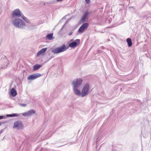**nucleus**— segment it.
Listing matches in <instances>:
<instances>
[{
  "mask_svg": "<svg viewBox=\"0 0 151 151\" xmlns=\"http://www.w3.org/2000/svg\"><path fill=\"white\" fill-rule=\"evenodd\" d=\"M90 92V86L89 84L86 83L83 86L81 92L79 90L78 93H77L76 95L83 97L88 95Z\"/></svg>",
  "mask_w": 151,
  "mask_h": 151,
  "instance_id": "nucleus-1",
  "label": "nucleus"
},
{
  "mask_svg": "<svg viewBox=\"0 0 151 151\" xmlns=\"http://www.w3.org/2000/svg\"><path fill=\"white\" fill-rule=\"evenodd\" d=\"M82 82L81 78H78L74 80L72 82L73 90L74 93L76 95L79 92V88Z\"/></svg>",
  "mask_w": 151,
  "mask_h": 151,
  "instance_id": "nucleus-2",
  "label": "nucleus"
},
{
  "mask_svg": "<svg viewBox=\"0 0 151 151\" xmlns=\"http://www.w3.org/2000/svg\"><path fill=\"white\" fill-rule=\"evenodd\" d=\"M12 23L15 27L20 29H24L26 27V24L21 19L16 18L13 20Z\"/></svg>",
  "mask_w": 151,
  "mask_h": 151,
  "instance_id": "nucleus-3",
  "label": "nucleus"
},
{
  "mask_svg": "<svg viewBox=\"0 0 151 151\" xmlns=\"http://www.w3.org/2000/svg\"><path fill=\"white\" fill-rule=\"evenodd\" d=\"M68 49V47L64 45L55 48H52L51 52L54 54H57L66 51Z\"/></svg>",
  "mask_w": 151,
  "mask_h": 151,
  "instance_id": "nucleus-4",
  "label": "nucleus"
},
{
  "mask_svg": "<svg viewBox=\"0 0 151 151\" xmlns=\"http://www.w3.org/2000/svg\"><path fill=\"white\" fill-rule=\"evenodd\" d=\"M23 125L22 122L20 121H17L14 122L13 128L18 130L22 129L23 128Z\"/></svg>",
  "mask_w": 151,
  "mask_h": 151,
  "instance_id": "nucleus-5",
  "label": "nucleus"
},
{
  "mask_svg": "<svg viewBox=\"0 0 151 151\" xmlns=\"http://www.w3.org/2000/svg\"><path fill=\"white\" fill-rule=\"evenodd\" d=\"M88 26V23H86L83 24L78 29V32L79 33L82 34L87 29Z\"/></svg>",
  "mask_w": 151,
  "mask_h": 151,
  "instance_id": "nucleus-6",
  "label": "nucleus"
},
{
  "mask_svg": "<svg viewBox=\"0 0 151 151\" xmlns=\"http://www.w3.org/2000/svg\"><path fill=\"white\" fill-rule=\"evenodd\" d=\"M22 12L18 9H15L12 14L13 17H19L22 15Z\"/></svg>",
  "mask_w": 151,
  "mask_h": 151,
  "instance_id": "nucleus-7",
  "label": "nucleus"
},
{
  "mask_svg": "<svg viewBox=\"0 0 151 151\" xmlns=\"http://www.w3.org/2000/svg\"><path fill=\"white\" fill-rule=\"evenodd\" d=\"M41 76V74L40 73H35L31 75L28 76L27 78L28 80H33Z\"/></svg>",
  "mask_w": 151,
  "mask_h": 151,
  "instance_id": "nucleus-8",
  "label": "nucleus"
},
{
  "mask_svg": "<svg viewBox=\"0 0 151 151\" xmlns=\"http://www.w3.org/2000/svg\"><path fill=\"white\" fill-rule=\"evenodd\" d=\"M80 40L76 39L74 42L70 43L69 44V46L71 47H73L76 46H77L79 45L80 43Z\"/></svg>",
  "mask_w": 151,
  "mask_h": 151,
  "instance_id": "nucleus-9",
  "label": "nucleus"
},
{
  "mask_svg": "<svg viewBox=\"0 0 151 151\" xmlns=\"http://www.w3.org/2000/svg\"><path fill=\"white\" fill-rule=\"evenodd\" d=\"M35 111L34 110L32 109L26 112L22 113V115L24 116H28L35 114Z\"/></svg>",
  "mask_w": 151,
  "mask_h": 151,
  "instance_id": "nucleus-10",
  "label": "nucleus"
},
{
  "mask_svg": "<svg viewBox=\"0 0 151 151\" xmlns=\"http://www.w3.org/2000/svg\"><path fill=\"white\" fill-rule=\"evenodd\" d=\"M2 61L3 62V63L2 64L1 68H6L8 64V60L6 58H4L2 60Z\"/></svg>",
  "mask_w": 151,
  "mask_h": 151,
  "instance_id": "nucleus-11",
  "label": "nucleus"
},
{
  "mask_svg": "<svg viewBox=\"0 0 151 151\" xmlns=\"http://www.w3.org/2000/svg\"><path fill=\"white\" fill-rule=\"evenodd\" d=\"M47 50V48H44L41 49L37 53V57L40 56V55H43V54L45 53Z\"/></svg>",
  "mask_w": 151,
  "mask_h": 151,
  "instance_id": "nucleus-12",
  "label": "nucleus"
},
{
  "mask_svg": "<svg viewBox=\"0 0 151 151\" xmlns=\"http://www.w3.org/2000/svg\"><path fill=\"white\" fill-rule=\"evenodd\" d=\"M88 14L89 13L88 12H86L85 13L81 20L82 22H85L86 18L88 17Z\"/></svg>",
  "mask_w": 151,
  "mask_h": 151,
  "instance_id": "nucleus-13",
  "label": "nucleus"
},
{
  "mask_svg": "<svg viewBox=\"0 0 151 151\" xmlns=\"http://www.w3.org/2000/svg\"><path fill=\"white\" fill-rule=\"evenodd\" d=\"M11 93L12 96L13 97L16 96L17 94L16 91L14 88L11 89Z\"/></svg>",
  "mask_w": 151,
  "mask_h": 151,
  "instance_id": "nucleus-14",
  "label": "nucleus"
},
{
  "mask_svg": "<svg viewBox=\"0 0 151 151\" xmlns=\"http://www.w3.org/2000/svg\"><path fill=\"white\" fill-rule=\"evenodd\" d=\"M47 39L49 40H52L53 39V33H50L47 34L46 37Z\"/></svg>",
  "mask_w": 151,
  "mask_h": 151,
  "instance_id": "nucleus-15",
  "label": "nucleus"
},
{
  "mask_svg": "<svg viewBox=\"0 0 151 151\" xmlns=\"http://www.w3.org/2000/svg\"><path fill=\"white\" fill-rule=\"evenodd\" d=\"M41 65H40L36 64L33 67V69L35 70L39 69L41 67Z\"/></svg>",
  "mask_w": 151,
  "mask_h": 151,
  "instance_id": "nucleus-16",
  "label": "nucleus"
},
{
  "mask_svg": "<svg viewBox=\"0 0 151 151\" xmlns=\"http://www.w3.org/2000/svg\"><path fill=\"white\" fill-rule=\"evenodd\" d=\"M127 42L129 47H130L132 45V40L131 39L128 38L127 39Z\"/></svg>",
  "mask_w": 151,
  "mask_h": 151,
  "instance_id": "nucleus-17",
  "label": "nucleus"
},
{
  "mask_svg": "<svg viewBox=\"0 0 151 151\" xmlns=\"http://www.w3.org/2000/svg\"><path fill=\"white\" fill-rule=\"evenodd\" d=\"M12 117H14V116H19V114H16V113H14L13 114H12Z\"/></svg>",
  "mask_w": 151,
  "mask_h": 151,
  "instance_id": "nucleus-18",
  "label": "nucleus"
},
{
  "mask_svg": "<svg viewBox=\"0 0 151 151\" xmlns=\"http://www.w3.org/2000/svg\"><path fill=\"white\" fill-rule=\"evenodd\" d=\"M21 17L24 21L27 19L26 17L24 16V15H21Z\"/></svg>",
  "mask_w": 151,
  "mask_h": 151,
  "instance_id": "nucleus-19",
  "label": "nucleus"
},
{
  "mask_svg": "<svg viewBox=\"0 0 151 151\" xmlns=\"http://www.w3.org/2000/svg\"><path fill=\"white\" fill-rule=\"evenodd\" d=\"M34 27V26L32 24H31L29 26V28L30 29H33V28L32 27Z\"/></svg>",
  "mask_w": 151,
  "mask_h": 151,
  "instance_id": "nucleus-20",
  "label": "nucleus"
},
{
  "mask_svg": "<svg viewBox=\"0 0 151 151\" xmlns=\"http://www.w3.org/2000/svg\"><path fill=\"white\" fill-rule=\"evenodd\" d=\"M20 105L22 107H25L26 106V105L24 104H20Z\"/></svg>",
  "mask_w": 151,
  "mask_h": 151,
  "instance_id": "nucleus-21",
  "label": "nucleus"
},
{
  "mask_svg": "<svg viewBox=\"0 0 151 151\" xmlns=\"http://www.w3.org/2000/svg\"><path fill=\"white\" fill-rule=\"evenodd\" d=\"M86 2L88 4H89L90 3V0H85Z\"/></svg>",
  "mask_w": 151,
  "mask_h": 151,
  "instance_id": "nucleus-22",
  "label": "nucleus"
},
{
  "mask_svg": "<svg viewBox=\"0 0 151 151\" xmlns=\"http://www.w3.org/2000/svg\"><path fill=\"white\" fill-rule=\"evenodd\" d=\"M25 21L27 23H29V21L27 19Z\"/></svg>",
  "mask_w": 151,
  "mask_h": 151,
  "instance_id": "nucleus-23",
  "label": "nucleus"
},
{
  "mask_svg": "<svg viewBox=\"0 0 151 151\" xmlns=\"http://www.w3.org/2000/svg\"><path fill=\"white\" fill-rule=\"evenodd\" d=\"M25 21L27 23H29V21L27 19Z\"/></svg>",
  "mask_w": 151,
  "mask_h": 151,
  "instance_id": "nucleus-24",
  "label": "nucleus"
},
{
  "mask_svg": "<svg viewBox=\"0 0 151 151\" xmlns=\"http://www.w3.org/2000/svg\"><path fill=\"white\" fill-rule=\"evenodd\" d=\"M6 116L7 117H12V114H7L6 115Z\"/></svg>",
  "mask_w": 151,
  "mask_h": 151,
  "instance_id": "nucleus-25",
  "label": "nucleus"
},
{
  "mask_svg": "<svg viewBox=\"0 0 151 151\" xmlns=\"http://www.w3.org/2000/svg\"><path fill=\"white\" fill-rule=\"evenodd\" d=\"M4 118V117L3 116H0V119H3Z\"/></svg>",
  "mask_w": 151,
  "mask_h": 151,
  "instance_id": "nucleus-26",
  "label": "nucleus"
},
{
  "mask_svg": "<svg viewBox=\"0 0 151 151\" xmlns=\"http://www.w3.org/2000/svg\"><path fill=\"white\" fill-rule=\"evenodd\" d=\"M72 32H70V33H69L68 35H72Z\"/></svg>",
  "mask_w": 151,
  "mask_h": 151,
  "instance_id": "nucleus-27",
  "label": "nucleus"
},
{
  "mask_svg": "<svg viewBox=\"0 0 151 151\" xmlns=\"http://www.w3.org/2000/svg\"><path fill=\"white\" fill-rule=\"evenodd\" d=\"M112 151H115V150H112Z\"/></svg>",
  "mask_w": 151,
  "mask_h": 151,
  "instance_id": "nucleus-28",
  "label": "nucleus"
}]
</instances>
